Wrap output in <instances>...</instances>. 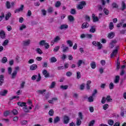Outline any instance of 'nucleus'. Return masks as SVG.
Masks as SVG:
<instances>
[{"label":"nucleus","mask_w":126,"mask_h":126,"mask_svg":"<svg viewBox=\"0 0 126 126\" xmlns=\"http://www.w3.org/2000/svg\"><path fill=\"white\" fill-rule=\"evenodd\" d=\"M81 119L79 118H77L76 125L77 126H80L81 125Z\"/></svg>","instance_id":"4c0bfd02"},{"label":"nucleus","mask_w":126,"mask_h":126,"mask_svg":"<svg viewBox=\"0 0 126 126\" xmlns=\"http://www.w3.org/2000/svg\"><path fill=\"white\" fill-rule=\"evenodd\" d=\"M92 44L94 46L98 47V50H101V49H102V44L100 42L94 41L92 42Z\"/></svg>","instance_id":"7ed1b4c3"},{"label":"nucleus","mask_w":126,"mask_h":126,"mask_svg":"<svg viewBox=\"0 0 126 126\" xmlns=\"http://www.w3.org/2000/svg\"><path fill=\"white\" fill-rule=\"evenodd\" d=\"M90 32L91 33H95V32H96V26H92L90 30Z\"/></svg>","instance_id":"9b49d317"},{"label":"nucleus","mask_w":126,"mask_h":126,"mask_svg":"<svg viewBox=\"0 0 126 126\" xmlns=\"http://www.w3.org/2000/svg\"><path fill=\"white\" fill-rule=\"evenodd\" d=\"M12 113L15 116H16V115L18 114V111L16 109H13L12 111Z\"/></svg>","instance_id":"79ce46f5"},{"label":"nucleus","mask_w":126,"mask_h":126,"mask_svg":"<svg viewBox=\"0 0 126 126\" xmlns=\"http://www.w3.org/2000/svg\"><path fill=\"white\" fill-rule=\"evenodd\" d=\"M11 72H12V68H11V67H9L8 68V74H9V75L12 74Z\"/></svg>","instance_id":"49530a36"},{"label":"nucleus","mask_w":126,"mask_h":126,"mask_svg":"<svg viewBox=\"0 0 126 126\" xmlns=\"http://www.w3.org/2000/svg\"><path fill=\"white\" fill-rule=\"evenodd\" d=\"M69 117L66 115H64L63 117V123L64 125H67L69 123Z\"/></svg>","instance_id":"f03ea898"},{"label":"nucleus","mask_w":126,"mask_h":126,"mask_svg":"<svg viewBox=\"0 0 126 126\" xmlns=\"http://www.w3.org/2000/svg\"><path fill=\"white\" fill-rule=\"evenodd\" d=\"M107 102H111L112 101V98H111V96L108 95L106 98Z\"/></svg>","instance_id":"09e8293b"},{"label":"nucleus","mask_w":126,"mask_h":126,"mask_svg":"<svg viewBox=\"0 0 126 126\" xmlns=\"http://www.w3.org/2000/svg\"><path fill=\"white\" fill-rule=\"evenodd\" d=\"M122 10H125L126 9V3H125L124 1H122Z\"/></svg>","instance_id":"58836bf2"},{"label":"nucleus","mask_w":126,"mask_h":126,"mask_svg":"<svg viewBox=\"0 0 126 126\" xmlns=\"http://www.w3.org/2000/svg\"><path fill=\"white\" fill-rule=\"evenodd\" d=\"M120 81V76L117 75L116 76L115 79L114 80L115 83H119Z\"/></svg>","instance_id":"393cba45"},{"label":"nucleus","mask_w":126,"mask_h":126,"mask_svg":"<svg viewBox=\"0 0 126 126\" xmlns=\"http://www.w3.org/2000/svg\"><path fill=\"white\" fill-rule=\"evenodd\" d=\"M48 114L49 116H50V117H52L53 116H54V110L50 109L48 112Z\"/></svg>","instance_id":"cd10ccee"},{"label":"nucleus","mask_w":126,"mask_h":126,"mask_svg":"<svg viewBox=\"0 0 126 126\" xmlns=\"http://www.w3.org/2000/svg\"><path fill=\"white\" fill-rule=\"evenodd\" d=\"M84 5H86V3L85 1H82L80 3V4L77 6V8L78 9H83V6H84Z\"/></svg>","instance_id":"20e7f679"},{"label":"nucleus","mask_w":126,"mask_h":126,"mask_svg":"<svg viewBox=\"0 0 126 126\" xmlns=\"http://www.w3.org/2000/svg\"><path fill=\"white\" fill-rule=\"evenodd\" d=\"M17 105L20 106V107H27V105H26V103L25 102H18L17 103Z\"/></svg>","instance_id":"dca6fc26"},{"label":"nucleus","mask_w":126,"mask_h":126,"mask_svg":"<svg viewBox=\"0 0 126 126\" xmlns=\"http://www.w3.org/2000/svg\"><path fill=\"white\" fill-rule=\"evenodd\" d=\"M61 121V119L59 116H57L55 117L54 119V124H57V123H59Z\"/></svg>","instance_id":"a211bd4d"},{"label":"nucleus","mask_w":126,"mask_h":126,"mask_svg":"<svg viewBox=\"0 0 126 126\" xmlns=\"http://www.w3.org/2000/svg\"><path fill=\"white\" fill-rule=\"evenodd\" d=\"M28 123V121L26 120H23L21 121V125L22 126H24V125H27Z\"/></svg>","instance_id":"ea45409f"},{"label":"nucleus","mask_w":126,"mask_h":126,"mask_svg":"<svg viewBox=\"0 0 126 126\" xmlns=\"http://www.w3.org/2000/svg\"><path fill=\"white\" fill-rule=\"evenodd\" d=\"M91 66L93 69L96 68V63L94 62H92L91 63Z\"/></svg>","instance_id":"b1692460"},{"label":"nucleus","mask_w":126,"mask_h":126,"mask_svg":"<svg viewBox=\"0 0 126 126\" xmlns=\"http://www.w3.org/2000/svg\"><path fill=\"white\" fill-rule=\"evenodd\" d=\"M0 38L2 40L5 39V32L2 30L0 32Z\"/></svg>","instance_id":"423d86ee"},{"label":"nucleus","mask_w":126,"mask_h":126,"mask_svg":"<svg viewBox=\"0 0 126 126\" xmlns=\"http://www.w3.org/2000/svg\"><path fill=\"white\" fill-rule=\"evenodd\" d=\"M50 62L52 63H54L57 62V58H56L55 57H52L50 59Z\"/></svg>","instance_id":"7c9ffc66"},{"label":"nucleus","mask_w":126,"mask_h":126,"mask_svg":"<svg viewBox=\"0 0 126 126\" xmlns=\"http://www.w3.org/2000/svg\"><path fill=\"white\" fill-rule=\"evenodd\" d=\"M23 110L25 113H29V112H30V111L29 110V109H28L27 107H24L23 108Z\"/></svg>","instance_id":"a19ab883"},{"label":"nucleus","mask_w":126,"mask_h":126,"mask_svg":"<svg viewBox=\"0 0 126 126\" xmlns=\"http://www.w3.org/2000/svg\"><path fill=\"white\" fill-rule=\"evenodd\" d=\"M60 50V46H56L54 49V52L57 53Z\"/></svg>","instance_id":"13d9d810"},{"label":"nucleus","mask_w":126,"mask_h":126,"mask_svg":"<svg viewBox=\"0 0 126 126\" xmlns=\"http://www.w3.org/2000/svg\"><path fill=\"white\" fill-rule=\"evenodd\" d=\"M4 13L2 12L1 13V15L0 16V22L2 20V19L4 18Z\"/></svg>","instance_id":"bf43d9fd"},{"label":"nucleus","mask_w":126,"mask_h":126,"mask_svg":"<svg viewBox=\"0 0 126 126\" xmlns=\"http://www.w3.org/2000/svg\"><path fill=\"white\" fill-rule=\"evenodd\" d=\"M7 90H4L0 92V96H5L7 94Z\"/></svg>","instance_id":"2eb2a0df"},{"label":"nucleus","mask_w":126,"mask_h":126,"mask_svg":"<svg viewBox=\"0 0 126 126\" xmlns=\"http://www.w3.org/2000/svg\"><path fill=\"white\" fill-rule=\"evenodd\" d=\"M26 25H22V26L20 27V30L21 31H22L23 29H26Z\"/></svg>","instance_id":"de8ad7c7"},{"label":"nucleus","mask_w":126,"mask_h":126,"mask_svg":"<svg viewBox=\"0 0 126 126\" xmlns=\"http://www.w3.org/2000/svg\"><path fill=\"white\" fill-rule=\"evenodd\" d=\"M68 19L69 21H73V20H74V18L73 17V16L69 15L68 16Z\"/></svg>","instance_id":"864d4df0"},{"label":"nucleus","mask_w":126,"mask_h":126,"mask_svg":"<svg viewBox=\"0 0 126 126\" xmlns=\"http://www.w3.org/2000/svg\"><path fill=\"white\" fill-rule=\"evenodd\" d=\"M103 12L106 15H109V13H110V11H108V10L106 8H104L103 9Z\"/></svg>","instance_id":"c85d7f7f"},{"label":"nucleus","mask_w":126,"mask_h":126,"mask_svg":"<svg viewBox=\"0 0 126 126\" xmlns=\"http://www.w3.org/2000/svg\"><path fill=\"white\" fill-rule=\"evenodd\" d=\"M10 113L9 111H6L4 112L3 115L4 117H7V116L9 115Z\"/></svg>","instance_id":"a18cd8bd"},{"label":"nucleus","mask_w":126,"mask_h":126,"mask_svg":"<svg viewBox=\"0 0 126 126\" xmlns=\"http://www.w3.org/2000/svg\"><path fill=\"white\" fill-rule=\"evenodd\" d=\"M89 27V24L87 22H84L81 27L82 29H85V28H88Z\"/></svg>","instance_id":"0eeeda50"},{"label":"nucleus","mask_w":126,"mask_h":126,"mask_svg":"<svg viewBox=\"0 0 126 126\" xmlns=\"http://www.w3.org/2000/svg\"><path fill=\"white\" fill-rule=\"evenodd\" d=\"M93 97H94V96L92 95V96H90L88 98V101L90 102V103H92V102H94V98Z\"/></svg>","instance_id":"5701e85b"},{"label":"nucleus","mask_w":126,"mask_h":126,"mask_svg":"<svg viewBox=\"0 0 126 126\" xmlns=\"http://www.w3.org/2000/svg\"><path fill=\"white\" fill-rule=\"evenodd\" d=\"M46 43V41L43 40H41L39 42V45L40 46H43V45H45Z\"/></svg>","instance_id":"603ef678"},{"label":"nucleus","mask_w":126,"mask_h":126,"mask_svg":"<svg viewBox=\"0 0 126 126\" xmlns=\"http://www.w3.org/2000/svg\"><path fill=\"white\" fill-rule=\"evenodd\" d=\"M19 69H20V68L18 66L15 67V70L13 71L11 74V79H14L16 77V76L17 75V72Z\"/></svg>","instance_id":"f257e3e1"},{"label":"nucleus","mask_w":126,"mask_h":126,"mask_svg":"<svg viewBox=\"0 0 126 126\" xmlns=\"http://www.w3.org/2000/svg\"><path fill=\"white\" fill-rule=\"evenodd\" d=\"M9 42V41H8V39H6L4 41L3 43L2 44V46H3V47H5V46H7V44Z\"/></svg>","instance_id":"4be33fe9"},{"label":"nucleus","mask_w":126,"mask_h":126,"mask_svg":"<svg viewBox=\"0 0 126 126\" xmlns=\"http://www.w3.org/2000/svg\"><path fill=\"white\" fill-rule=\"evenodd\" d=\"M66 76H68V77L71 76L72 75V73L70 71H67L66 73Z\"/></svg>","instance_id":"8fccbe9b"},{"label":"nucleus","mask_w":126,"mask_h":126,"mask_svg":"<svg viewBox=\"0 0 126 126\" xmlns=\"http://www.w3.org/2000/svg\"><path fill=\"white\" fill-rule=\"evenodd\" d=\"M46 91H47V90H38L36 91V93H37L38 94H41L42 95H43V94H44V92H46Z\"/></svg>","instance_id":"aec40b11"},{"label":"nucleus","mask_w":126,"mask_h":126,"mask_svg":"<svg viewBox=\"0 0 126 126\" xmlns=\"http://www.w3.org/2000/svg\"><path fill=\"white\" fill-rule=\"evenodd\" d=\"M107 122L109 126H113L114 125V121L112 119L108 120Z\"/></svg>","instance_id":"bb28decb"},{"label":"nucleus","mask_w":126,"mask_h":126,"mask_svg":"<svg viewBox=\"0 0 126 126\" xmlns=\"http://www.w3.org/2000/svg\"><path fill=\"white\" fill-rule=\"evenodd\" d=\"M118 47L114 50L110 55V58H113V57L117 56L118 55Z\"/></svg>","instance_id":"39448f33"},{"label":"nucleus","mask_w":126,"mask_h":126,"mask_svg":"<svg viewBox=\"0 0 126 126\" xmlns=\"http://www.w3.org/2000/svg\"><path fill=\"white\" fill-rule=\"evenodd\" d=\"M35 51L37 54H39V55H42V54H43V51H42V50L40 48H36Z\"/></svg>","instance_id":"a878e982"},{"label":"nucleus","mask_w":126,"mask_h":126,"mask_svg":"<svg viewBox=\"0 0 126 126\" xmlns=\"http://www.w3.org/2000/svg\"><path fill=\"white\" fill-rule=\"evenodd\" d=\"M11 16V13L10 12H8L5 16V19L6 20H8L9 19V17Z\"/></svg>","instance_id":"2f4dec72"},{"label":"nucleus","mask_w":126,"mask_h":126,"mask_svg":"<svg viewBox=\"0 0 126 126\" xmlns=\"http://www.w3.org/2000/svg\"><path fill=\"white\" fill-rule=\"evenodd\" d=\"M101 103L102 104H105L106 103V97L105 96H103L101 100Z\"/></svg>","instance_id":"e2e57ef3"},{"label":"nucleus","mask_w":126,"mask_h":126,"mask_svg":"<svg viewBox=\"0 0 126 126\" xmlns=\"http://www.w3.org/2000/svg\"><path fill=\"white\" fill-rule=\"evenodd\" d=\"M103 109L107 110V109L109 108V105L107 104H105L103 105Z\"/></svg>","instance_id":"69168bd1"},{"label":"nucleus","mask_w":126,"mask_h":126,"mask_svg":"<svg viewBox=\"0 0 126 126\" xmlns=\"http://www.w3.org/2000/svg\"><path fill=\"white\" fill-rule=\"evenodd\" d=\"M114 84H113V83H110V84H109V88L110 89L112 90V89H114Z\"/></svg>","instance_id":"774afa93"},{"label":"nucleus","mask_w":126,"mask_h":126,"mask_svg":"<svg viewBox=\"0 0 126 126\" xmlns=\"http://www.w3.org/2000/svg\"><path fill=\"white\" fill-rule=\"evenodd\" d=\"M61 4H62V3H61V2L60 1H58L56 3H55V6L56 7H60V6H61Z\"/></svg>","instance_id":"37998d69"},{"label":"nucleus","mask_w":126,"mask_h":126,"mask_svg":"<svg viewBox=\"0 0 126 126\" xmlns=\"http://www.w3.org/2000/svg\"><path fill=\"white\" fill-rule=\"evenodd\" d=\"M7 62V58L6 57H3L2 60H1V63H5Z\"/></svg>","instance_id":"f704fd0d"},{"label":"nucleus","mask_w":126,"mask_h":126,"mask_svg":"<svg viewBox=\"0 0 126 126\" xmlns=\"http://www.w3.org/2000/svg\"><path fill=\"white\" fill-rule=\"evenodd\" d=\"M114 37H115V33L114 32H111L110 33H109L108 34V38H109V39H113V38H114Z\"/></svg>","instance_id":"f3484780"},{"label":"nucleus","mask_w":126,"mask_h":126,"mask_svg":"<svg viewBox=\"0 0 126 126\" xmlns=\"http://www.w3.org/2000/svg\"><path fill=\"white\" fill-rule=\"evenodd\" d=\"M113 28H114V24L113 23V22H111L109 24V29H110V30H112Z\"/></svg>","instance_id":"6e6d98bb"},{"label":"nucleus","mask_w":126,"mask_h":126,"mask_svg":"<svg viewBox=\"0 0 126 126\" xmlns=\"http://www.w3.org/2000/svg\"><path fill=\"white\" fill-rule=\"evenodd\" d=\"M24 86H25V81H22L20 84V87L21 88H24Z\"/></svg>","instance_id":"052dcab7"},{"label":"nucleus","mask_w":126,"mask_h":126,"mask_svg":"<svg viewBox=\"0 0 126 126\" xmlns=\"http://www.w3.org/2000/svg\"><path fill=\"white\" fill-rule=\"evenodd\" d=\"M48 12L49 13H52L53 12V7H50L48 9Z\"/></svg>","instance_id":"0e129e2a"},{"label":"nucleus","mask_w":126,"mask_h":126,"mask_svg":"<svg viewBox=\"0 0 126 126\" xmlns=\"http://www.w3.org/2000/svg\"><path fill=\"white\" fill-rule=\"evenodd\" d=\"M56 86V82H52L51 85L49 87V88L51 89L54 88Z\"/></svg>","instance_id":"72a5a7b5"},{"label":"nucleus","mask_w":126,"mask_h":126,"mask_svg":"<svg viewBox=\"0 0 126 126\" xmlns=\"http://www.w3.org/2000/svg\"><path fill=\"white\" fill-rule=\"evenodd\" d=\"M84 87H85V84H82L80 86V90H83L84 89Z\"/></svg>","instance_id":"338daca9"},{"label":"nucleus","mask_w":126,"mask_h":126,"mask_svg":"<svg viewBox=\"0 0 126 126\" xmlns=\"http://www.w3.org/2000/svg\"><path fill=\"white\" fill-rule=\"evenodd\" d=\"M118 4L114 2L112 3V7H113V8H118Z\"/></svg>","instance_id":"4d7b16f0"},{"label":"nucleus","mask_w":126,"mask_h":126,"mask_svg":"<svg viewBox=\"0 0 126 126\" xmlns=\"http://www.w3.org/2000/svg\"><path fill=\"white\" fill-rule=\"evenodd\" d=\"M60 40H61V38L60 37V36H57L54 38V42H55V43H57L59 42Z\"/></svg>","instance_id":"e433bc0d"},{"label":"nucleus","mask_w":126,"mask_h":126,"mask_svg":"<svg viewBox=\"0 0 126 126\" xmlns=\"http://www.w3.org/2000/svg\"><path fill=\"white\" fill-rule=\"evenodd\" d=\"M67 43L68 45H69V47H72V45H73V43H72V41L71 40H67Z\"/></svg>","instance_id":"c03bdc74"},{"label":"nucleus","mask_w":126,"mask_h":126,"mask_svg":"<svg viewBox=\"0 0 126 126\" xmlns=\"http://www.w3.org/2000/svg\"><path fill=\"white\" fill-rule=\"evenodd\" d=\"M70 13H71V14H75L76 13V11L75 10V9H71Z\"/></svg>","instance_id":"5fc2aeb1"},{"label":"nucleus","mask_w":126,"mask_h":126,"mask_svg":"<svg viewBox=\"0 0 126 126\" xmlns=\"http://www.w3.org/2000/svg\"><path fill=\"white\" fill-rule=\"evenodd\" d=\"M61 48L63 49V53H65V52H67V51L69 50V48H68V47H65V45H64V44H62Z\"/></svg>","instance_id":"9d476101"},{"label":"nucleus","mask_w":126,"mask_h":126,"mask_svg":"<svg viewBox=\"0 0 126 126\" xmlns=\"http://www.w3.org/2000/svg\"><path fill=\"white\" fill-rule=\"evenodd\" d=\"M24 8V5H21L20 8H19L18 9L15 10V13H17L18 12H20V11H22Z\"/></svg>","instance_id":"f8f14e48"},{"label":"nucleus","mask_w":126,"mask_h":126,"mask_svg":"<svg viewBox=\"0 0 126 126\" xmlns=\"http://www.w3.org/2000/svg\"><path fill=\"white\" fill-rule=\"evenodd\" d=\"M6 8H8V9H9V8H10V7H11V6L10 5V2H9V1H6Z\"/></svg>","instance_id":"c9c22d12"},{"label":"nucleus","mask_w":126,"mask_h":126,"mask_svg":"<svg viewBox=\"0 0 126 126\" xmlns=\"http://www.w3.org/2000/svg\"><path fill=\"white\" fill-rule=\"evenodd\" d=\"M67 28H68V26L65 24L62 25L59 27V29H60V30H63V29H67Z\"/></svg>","instance_id":"1a4fd4ad"},{"label":"nucleus","mask_w":126,"mask_h":126,"mask_svg":"<svg viewBox=\"0 0 126 126\" xmlns=\"http://www.w3.org/2000/svg\"><path fill=\"white\" fill-rule=\"evenodd\" d=\"M23 43L24 46H29L30 45V40L28 39V40L24 41Z\"/></svg>","instance_id":"6ab92c4d"},{"label":"nucleus","mask_w":126,"mask_h":126,"mask_svg":"<svg viewBox=\"0 0 126 126\" xmlns=\"http://www.w3.org/2000/svg\"><path fill=\"white\" fill-rule=\"evenodd\" d=\"M30 67L31 70H35L37 69V67H38V66H37V64H33L31 65Z\"/></svg>","instance_id":"ddd939ff"},{"label":"nucleus","mask_w":126,"mask_h":126,"mask_svg":"<svg viewBox=\"0 0 126 126\" xmlns=\"http://www.w3.org/2000/svg\"><path fill=\"white\" fill-rule=\"evenodd\" d=\"M82 63H84V62H83V61L82 60H80L78 61V62L77 63V64L78 65V67H79Z\"/></svg>","instance_id":"412c9836"},{"label":"nucleus","mask_w":126,"mask_h":126,"mask_svg":"<svg viewBox=\"0 0 126 126\" xmlns=\"http://www.w3.org/2000/svg\"><path fill=\"white\" fill-rule=\"evenodd\" d=\"M81 77V73H80V72L78 71L77 72V79H79Z\"/></svg>","instance_id":"3c124183"},{"label":"nucleus","mask_w":126,"mask_h":126,"mask_svg":"<svg viewBox=\"0 0 126 126\" xmlns=\"http://www.w3.org/2000/svg\"><path fill=\"white\" fill-rule=\"evenodd\" d=\"M92 17H93V21L94 22H97V21H99V18H98V17H95V14H93Z\"/></svg>","instance_id":"4468645a"},{"label":"nucleus","mask_w":126,"mask_h":126,"mask_svg":"<svg viewBox=\"0 0 126 126\" xmlns=\"http://www.w3.org/2000/svg\"><path fill=\"white\" fill-rule=\"evenodd\" d=\"M42 73L43 75H44L45 77L46 78H47L48 77H50V73L48 72L47 70H43Z\"/></svg>","instance_id":"6e6552de"},{"label":"nucleus","mask_w":126,"mask_h":126,"mask_svg":"<svg viewBox=\"0 0 126 126\" xmlns=\"http://www.w3.org/2000/svg\"><path fill=\"white\" fill-rule=\"evenodd\" d=\"M18 98H19V96L18 95H15L9 97V100L10 101H12V100H13L14 99H18Z\"/></svg>","instance_id":"473e14b6"},{"label":"nucleus","mask_w":126,"mask_h":126,"mask_svg":"<svg viewBox=\"0 0 126 126\" xmlns=\"http://www.w3.org/2000/svg\"><path fill=\"white\" fill-rule=\"evenodd\" d=\"M60 88H61V89H63V90H66V89H67L68 88V86L67 85H62L60 87Z\"/></svg>","instance_id":"c756f323"},{"label":"nucleus","mask_w":126,"mask_h":126,"mask_svg":"<svg viewBox=\"0 0 126 126\" xmlns=\"http://www.w3.org/2000/svg\"><path fill=\"white\" fill-rule=\"evenodd\" d=\"M94 124H95V120H93L90 122L89 126H93Z\"/></svg>","instance_id":"680f3d73"}]
</instances>
